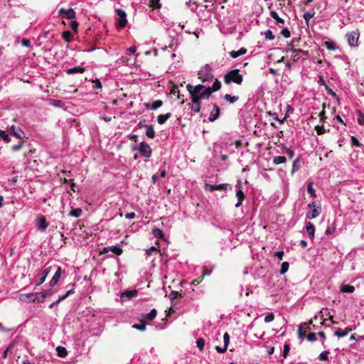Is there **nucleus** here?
<instances>
[{
  "mask_svg": "<svg viewBox=\"0 0 364 364\" xmlns=\"http://www.w3.org/2000/svg\"><path fill=\"white\" fill-rule=\"evenodd\" d=\"M356 113L358 115V123L360 125L364 126V113H363L360 110H358Z\"/></svg>",
  "mask_w": 364,
  "mask_h": 364,
  "instance_id": "obj_46",
  "label": "nucleus"
},
{
  "mask_svg": "<svg viewBox=\"0 0 364 364\" xmlns=\"http://www.w3.org/2000/svg\"><path fill=\"white\" fill-rule=\"evenodd\" d=\"M171 117V113L168 112L165 114H159L157 117V122L159 124H164L170 117Z\"/></svg>",
  "mask_w": 364,
  "mask_h": 364,
  "instance_id": "obj_24",
  "label": "nucleus"
},
{
  "mask_svg": "<svg viewBox=\"0 0 364 364\" xmlns=\"http://www.w3.org/2000/svg\"><path fill=\"white\" fill-rule=\"evenodd\" d=\"M281 34L285 38H289L291 36V33L287 28H283L281 31Z\"/></svg>",
  "mask_w": 364,
  "mask_h": 364,
  "instance_id": "obj_59",
  "label": "nucleus"
},
{
  "mask_svg": "<svg viewBox=\"0 0 364 364\" xmlns=\"http://www.w3.org/2000/svg\"><path fill=\"white\" fill-rule=\"evenodd\" d=\"M287 162V158L283 156H277L272 159V163L274 165H279Z\"/></svg>",
  "mask_w": 364,
  "mask_h": 364,
  "instance_id": "obj_30",
  "label": "nucleus"
},
{
  "mask_svg": "<svg viewBox=\"0 0 364 364\" xmlns=\"http://www.w3.org/2000/svg\"><path fill=\"white\" fill-rule=\"evenodd\" d=\"M240 186H241V182L238 181L236 185V188H237L236 197L237 198V203L235 204L236 208H239L242 205V201L245 199V194H244L243 191L241 190Z\"/></svg>",
  "mask_w": 364,
  "mask_h": 364,
  "instance_id": "obj_14",
  "label": "nucleus"
},
{
  "mask_svg": "<svg viewBox=\"0 0 364 364\" xmlns=\"http://www.w3.org/2000/svg\"><path fill=\"white\" fill-rule=\"evenodd\" d=\"M59 14L61 17L68 20H72L75 18V11L73 9H61L59 11Z\"/></svg>",
  "mask_w": 364,
  "mask_h": 364,
  "instance_id": "obj_11",
  "label": "nucleus"
},
{
  "mask_svg": "<svg viewBox=\"0 0 364 364\" xmlns=\"http://www.w3.org/2000/svg\"><path fill=\"white\" fill-rule=\"evenodd\" d=\"M224 99L230 104H233L237 102L239 99L237 96H232L230 94H226L224 96Z\"/></svg>",
  "mask_w": 364,
  "mask_h": 364,
  "instance_id": "obj_39",
  "label": "nucleus"
},
{
  "mask_svg": "<svg viewBox=\"0 0 364 364\" xmlns=\"http://www.w3.org/2000/svg\"><path fill=\"white\" fill-rule=\"evenodd\" d=\"M191 110L195 113H198L200 110V103L193 104Z\"/></svg>",
  "mask_w": 364,
  "mask_h": 364,
  "instance_id": "obj_56",
  "label": "nucleus"
},
{
  "mask_svg": "<svg viewBox=\"0 0 364 364\" xmlns=\"http://www.w3.org/2000/svg\"><path fill=\"white\" fill-rule=\"evenodd\" d=\"M351 331L352 329L350 328H346L343 331L338 329L334 332V335L338 338H341L347 336Z\"/></svg>",
  "mask_w": 364,
  "mask_h": 364,
  "instance_id": "obj_25",
  "label": "nucleus"
},
{
  "mask_svg": "<svg viewBox=\"0 0 364 364\" xmlns=\"http://www.w3.org/2000/svg\"><path fill=\"white\" fill-rule=\"evenodd\" d=\"M61 274H62L61 267L57 266L56 267V271H55L54 275L53 276V277H52V279H51V280L50 282V286L51 287H55V285L58 284V283L59 282L60 279L61 277Z\"/></svg>",
  "mask_w": 364,
  "mask_h": 364,
  "instance_id": "obj_15",
  "label": "nucleus"
},
{
  "mask_svg": "<svg viewBox=\"0 0 364 364\" xmlns=\"http://www.w3.org/2000/svg\"><path fill=\"white\" fill-rule=\"evenodd\" d=\"M346 38L348 45L351 48H358V46H359L358 40L360 38V31L358 29H356L351 32L347 33L346 34Z\"/></svg>",
  "mask_w": 364,
  "mask_h": 364,
  "instance_id": "obj_6",
  "label": "nucleus"
},
{
  "mask_svg": "<svg viewBox=\"0 0 364 364\" xmlns=\"http://www.w3.org/2000/svg\"><path fill=\"white\" fill-rule=\"evenodd\" d=\"M109 252H112L115 255H122L123 251L120 247H119L117 245H113V246L105 247L102 249L101 253L106 254V253H108Z\"/></svg>",
  "mask_w": 364,
  "mask_h": 364,
  "instance_id": "obj_13",
  "label": "nucleus"
},
{
  "mask_svg": "<svg viewBox=\"0 0 364 364\" xmlns=\"http://www.w3.org/2000/svg\"><path fill=\"white\" fill-rule=\"evenodd\" d=\"M163 105V102L160 100L154 101L150 105L146 104V107L147 109H150L151 110H156L158 108L161 107Z\"/></svg>",
  "mask_w": 364,
  "mask_h": 364,
  "instance_id": "obj_21",
  "label": "nucleus"
},
{
  "mask_svg": "<svg viewBox=\"0 0 364 364\" xmlns=\"http://www.w3.org/2000/svg\"><path fill=\"white\" fill-rule=\"evenodd\" d=\"M133 328L143 331H144L146 329V323L144 321V319H141V323H139V324H134L133 325Z\"/></svg>",
  "mask_w": 364,
  "mask_h": 364,
  "instance_id": "obj_48",
  "label": "nucleus"
},
{
  "mask_svg": "<svg viewBox=\"0 0 364 364\" xmlns=\"http://www.w3.org/2000/svg\"><path fill=\"white\" fill-rule=\"evenodd\" d=\"M306 338L308 341H316L317 338H316V334L315 333H309L307 336H306Z\"/></svg>",
  "mask_w": 364,
  "mask_h": 364,
  "instance_id": "obj_58",
  "label": "nucleus"
},
{
  "mask_svg": "<svg viewBox=\"0 0 364 364\" xmlns=\"http://www.w3.org/2000/svg\"><path fill=\"white\" fill-rule=\"evenodd\" d=\"M36 226L38 230L44 232L48 227V223L46 217L43 215L38 217L36 220Z\"/></svg>",
  "mask_w": 364,
  "mask_h": 364,
  "instance_id": "obj_12",
  "label": "nucleus"
},
{
  "mask_svg": "<svg viewBox=\"0 0 364 364\" xmlns=\"http://www.w3.org/2000/svg\"><path fill=\"white\" fill-rule=\"evenodd\" d=\"M203 88H205V85L201 84L197 85L196 86H191L190 85H187V89L191 95L193 104L200 103V101L202 99L200 98L199 92L203 90Z\"/></svg>",
  "mask_w": 364,
  "mask_h": 364,
  "instance_id": "obj_4",
  "label": "nucleus"
},
{
  "mask_svg": "<svg viewBox=\"0 0 364 364\" xmlns=\"http://www.w3.org/2000/svg\"><path fill=\"white\" fill-rule=\"evenodd\" d=\"M315 13L312 10L311 11L305 12L303 15V18H304L307 25H309V22L311 18L314 17Z\"/></svg>",
  "mask_w": 364,
  "mask_h": 364,
  "instance_id": "obj_41",
  "label": "nucleus"
},
{
  "mask_svg": "<svg viewBox=\"0 0 364 364\" xmlns=\"http://www.w3.org/2000/svg\"><path fill=\"white\" fill-rule=\"evenodd\" d=\"M323 46L329 50H336L337 49L336 44L333 41H325Z\"/></svg>",
  "mask_w": 364,
  "mask_h": 364,
  "instance_id": "obj_37",
  "label": "nucleus"
},
{
  "mask_svg": "<svg viewBox=\"0 0 364 364\" xmlns=\"http://www.w3.org/2000/svg\"><path fill=\"white\" fill-rule=\"evenodd\" d=\"M301 168V160L299 157H297L294 160L292 164L291 174L299 171Z\"/></svg>",
  "mask_w": 364,
  "mask_h": 364,
  "instance_id": "obj_27",
  "label": "nucleus"
},
{
  "mask_svg": "<svg viewBox=\"0 0 364 364\" xmlns=\"http://www.w3.org/2000/svg\"><path fill=\"white\" fill-rule=\"evenodd\" d=\"M264 34L266 39H268V40H274L275 38L274 35L273 34V33L271 30H267L264 33Z\"/></svg>",
  "mask_w": 364,
  "mask_h": 364,
  "instance_id": "obj_53",
  "label": "nucleus"
},
{
  "mask_svg": "<svg viewBox=\"0 0 364 364\" xmlns=\"http://www.w3.org/2000/svg\"><path fill=\"white\" fill-rule=\"evenodd\" d=\"M70 215L75 218H79L82 215V210L80 208L72 209Z\"/></svg>",
  "mask_w": 364,
  "mask_h": 364,
  "instance_id": "obj_47",
  "label": "nucleus"
},
{
  "mask_svg": "<svg viewBox=\"0 0 364 364\" xmlns=\"http://www.w3.org/2000/svg\"><path fill=\"white\" fill-rule=\"evenodd\" d=\"M85 68L82 66H76L71 68H68L65 70V72L68 75H73V74H77V73H83L85 72Z\"/></svg>",
  "mask_w": 364,
  "mask_h": 364,
  "instance_id": "obj_18",
  "label": "nucleus"
},
{
  "mask_svg": "<svg viewBox=\"0 0 364 364\" xmlns=\"http://www.w3.org/2000/svg\"><path fill=\"white\" fill-rule=\"evenodd\" d=\"M290 351V346L289 344L285 343L283 347L282 356L284 358H287Z\"/></svg>",
  "mask_w": 364,
  "mask_h": 364,
  "instance_id": "obj_50",
  "label": "nucleus"
},
{
  "mask_svg": "<svg viewBox=\"0 0 364 364\" xmlns=\"http://www.w3.org/2000/svg\"><path fill=\"white\" fill-rule=\"evenodd\" d=\"M290 52L293 53L291 57L294 61H298L300 59L299 53H305L302 50L296 48H291Z\"/></svg>",
  "mask_w": 364,
  "mask_h": 364,
  "instance_id": "obj_28",
  "label": "nucleus"
},
{
  "mask_svg": "<svg viewBox=\"0 0 364 364\" xmlns=\"http://www.w3.org/2000/svg\"><path fill=\"white\" fill-rule=\"evenodd\" d=\"M62 37L68 43L72 41L73 39V36L71 32L69 31H63L62 33Z\"/></svg>",
  "mask_w": 364,
  "mask_h": 364,
  "instance_id": "obj_35",
  "label": "nucleus"
},
{
  "mask_svg": "<svg viewBox=\"0 0 364 364\" xmlns=\"http://www.w3.org/2000/svg\"><path fill=\"white\" fill-rule=\"evenodd\" d=\"M247 53V49L245 48H240L238 50L235 51V50H232L230 52V55L232 58H236L242 55H244Z\"/></svg>",
  "mask_w": 364,
  "mask_h": 364,
  "instance_id": "obj_23",
  "label": "nucleus"
},
{
  "mask_svg": "<svg viewBox=\"0 0 364 364\" xmlns=\"http://www.w3.org/2000/svg\"><path fill=\"white\" fill-rule=\"evenodd\" d=\"M284 256V252L283 251H278L274 252V257H277L279 261H282L283 259Z\"/></svg>",
  "mask_w": 364,
  "mask_h": 364,
  "instance_id": "obj_64",
  "label": "nucleus"
},
{
  "mask_svg": "<svg viewBox=\"0 0 364 364\" xmlns=\"http://www.w3.org/2000/svg\"><path fill=\"white\" fill-rule=\"evenodd\" d=\"M223 342L224 346L228 347L230 342V336L228 333H225L223 335Z\"/></svg>",
  "mask_w": 364,
  "mask_h": 364,
  "instance_id": "obj_60",
  "label": "nucleus"
},
{
  "mask_svg": "<svg viewBox=\"0 0 364 364\" xmlns=\"http://www.w3.org/2000/svg\"><path fill=\"white\" fill-rule=\"evenodd\" d=\"M50 104L55 107H63L65 103L62 100L51 99Z\"/></svg>",
  "mask_w": 364,
  "mask_h": 364,
  "instance_id": "obj_40",
  "label": "nucleus"
},
{
  "mask_svg": "<svg viewBox=\"0 0 364 364\" xmlns=\"http://www.w3.org/2000/svg\"><path fill=\"white\" fill-rule=\"evenodd\" d=\"M243 76L240 74L238 69H234L229 71L224 76L225 83L228 85L231 82H235L237 85H240L242 82Z\"/></svg>",
  "mask_w": 364,
  "mask_h": 364,
  "instance_id": "obj_2",
  "label": "nucleus"
},
{
  "mask_svg": "<svg viewBox=\"0 0 364 364\" xmlns=\"http://www.w3.org/2000/svg\"><path fill=\"white\" fill-rule=\"evenodd\" d=\"M51 269H52V267H48L42 271V272L41 273V274L39 276V278L38 279V280L36 282V286H40L45 282L46 277L50 272Z\"/></svg>",
  "mask_w": 364,
  "mask_h": 364,
  "instance_id": "obj_16",
  "label": "nucleus"
},
{
  "mask_svg": "<svg viewBox=\"0 0 364 364\" xmlns=\"http://www.w3.org/2000/svg\"><path fill=\"white\" fill-rule=\"evenodd\" d=\"M115 11L117 15L116 18L117 26L120 28H124L127 23V14L121 9H116Z\"/></svg>",
  "mask_w": 364,
  "mask_h": 364,
  "instance_id": "obj_8",
  "label": "nucleus"
},
{
  "mask_svg": "<svg viewBox=\"0 0 364 364\" xmlns=\"http://www.w3.org/2000/svg\"><path fill=\"white\" fill-rule=\"evenodd\" d=\"M220 88V81H219L218 79H215L212 86H209L207 87L205 86V88L200 91V98H201L202 100L208 99L213 92L219 90Z\"/></svg>",
  "mask_w": 364,
  "mask_h": 364,
  "instance_id": "obj_3",
  "label": "nucleus"
},
{
  "mask_svg": "<svg viewBox=\"0 0 364 364\" xmlns=\"http://www.w3.org/2000/svg\"><path fill=\"white\" fill-rule=\"evenodd\" d=\"M137 296V291L136 289L125 290L120 294V299L122 302L127 301Z\"/></svg>",
  "mask_w": 364,
  "mask_h": 364,
  "instance_id": "obj_10",
  "label": "nucleus"
},
{
  "mask_svg": "<svg viewBox=\"0 0 364 364\" xmlns=\"http://www.w3.org/2000/svg\"><path fill=\"white\" fill-rule=\"evenodd\" d=\"M68 26L73 31H75V33L77 32V28H78V23L77 21L74 20V19H72V20H70V22H69V24H68Z\"/></svg>",
  "mask_w": 364,
  "mask_h": 364,
  "instance_id": "obj_44",
  "label": "nucleus"
},
{
  "mask_svg": "<svg viewBox=\"0 0 364 364\" xmlns=\"http://www.w3.org/2000/svg\"><path fill=\"white\" fill-rule=\"evenodd\" d=\"M315 130L318 135H321L326 132V129H324L323 126L317 125L315 127Z\"/></svg>",
  "mask_w": 364,
  "mask_h": 364,
  "instance_id": "obj_55",
  "label": "nucleus"
},
{
  "mask_svg": "<svg viewBox=\"0 0 364 364\" xmlns=\"http://www.w3.org/2000/svg\"><path fill=\"white\" fill-rule=\"evenodd\" d=\"M26 296L29 298L30 301L33 303H42L46 299L43 292L29 293Z\"/></svg>",
  "mask_w": 364,
  "mask_h": 364,
  "instance_id": "obj_9",
  "label": "nucleus"
},
{
  "mask_svg": "<svg viewBox=\"0 0 364 364\" xmlns=\"http://www.w3.org/2000/svg\"><path fill=\"white\" fill-rule=\"evenodd\" d=\"M129 54L127 53L126 55L122 56V58L119 59L120 62L122 63L128 64L129 61Z\"/></svg>",
  "mask_w": 364,
  "mask_h": 364,
  "instance_id": "obj_61",
  "label": "nucleus"
},
{
  "mask_svg": "<svg viewBox=\"0 0 364 364\" xmlns=\"http://www.w3.org/2000/svg\"><path fill=\"white\" fill-rule=\"evenodd\" d=\"M205 190L209 191L210 192H213V191H216L215 185H211V184H208V183L205 184Z\"/></svg>",
  "mask_w": 364,
  "mask_h": 364,
  "instance_id": "obj_62",
  "label": "nucleus"
},
{
  "mask_svg": "<svg viewBox=\"0 0 364 364\" xmlns=\"http://www.w3.org/2000/svg\"><path fill=\"white\" fill-rule=\"evenodd\" d=\"M270 16H272V18H273L277 23L278 24H284V20L282 18H280L278 15V14L275 11H272L271 13H270Z\"/></svg>",
  "mask_w": 364,
  "mask_h": 364,
  "instance_id": "obj_31",
  "label": "nucleus"
},
{
  "mask_svg": "<svg viewBox=\"0 0 364 364\" xmlns=\"http://www.w3.org/2000/svg\"><path fill=\"white\" fill-rule=\"evenodd\" d=\"M57 355L60 358H64L67 355V350L65 347L58 346L56 348Z\"/></svg>",
  "mask_w": 364,
  "mask_h": 364,
  "instance_id": "obj_33",
  "label": "nucleus"
},
{
  "mask_svg": "<svg viewBox=\"0 0 364 364\" xmlns=\"http://www.w3.org/2000/svg\"><path fill=\"white\" fill-rule=\"evenodd\" d=\"M216 191H227L231 189V186L229 183H221L215 185Z\"/></svg>",
  "mask_w": 364,
  "mask_h": 364,
  "instance_id": "obj_42",
  "label": "nucleus"
},
{
  "mask_svg": "<svg viewBox=\"0 0 364 364\" xmlns=\"http://www.w3.org/2000/svg\"><path fill=\"white\" fill-rule=\"evenodd\" d=\"M156 314H157L156 310L155 309H152L149 313L143 314L142 317H143L144 320L146 319L149 321H152L154 318H155V317L156 316Z\"/></svg>",
  "mask_w": 364,
  "mask_h": 364,
  "instance_id": "obj_26",
  "label": "nucleus"
},
{
  "mask_svg": "<svg viewBox=\"0 0 364 364\" xmlns=\"http://www.w3.org/2000/svg\"><path fill=\"white\" fill-rule=\"evenodd\" d=\"M314 183L312 181H309L307 183V192L310 194V196L313 198L316 197V191L314 188Z\"/></svg>",
  "mask_w": 364,
  "mask_h": 364,
  "instance_id": "obj_34",
  "label": "nucleus"
},
{
  "mask_svg": "<svg viewBox=\"0 0 364 364\" xmlns=\"http://www.w3.org/2000/svg\"><path fill=\"white\" fill-rule=\"evenodd\" d=\"M159 1L160 0H149L150 6L159 9L161 7Z\"/></svg>",
  "mask_w": 364,
  "mask_h": 364,
  "instance_id": "obj_57",
  "label": "nucleus"
},
{
  "mask_svg": "<svg viewBox=\"0 0 364 364\" xmlns=\"http://www.w3.org/2000/svg\"><path fill=\"white\" fill-rule=\"evenodd\" d=\"M23 141H19L17 144L11 146V150L14 152L19 151L23 146Z\"/></svg>",
  "mask_w": 364,
  "mask_h": 364,
  "instance_id": "obj_54",
  "label": "nucleus"
},
{
  "mask_svg": "<svg viewBox=\"0 0 364 364\" xmlns=\"http://www.w3.org/2000/svg\"><path fill=\"white\" fill-rule=\"evenodd\" d=\"M283 153L286 154L289 159H291L294 156V151L285 146H282Z\"/></svg>",
  "mask_w": 364,
  "mask_h": 364,
  "instance_id": "obj_36",
  "label": "nucleus"
},
{
  "mask_svg": "<svg viewBox=\"0 0 364 364\" xmlns=\"http://www.w3.org/2000/svg\"><path fill=\"white\" fill-rule=\"evenodd\" d=\"M274 319V314L272 312H268L264 317V322L269 323Z\"/></svg>",
  "mask_w": 364,
  "mask_h": 364,
  "instance_id": "obj_52",
  "label": "nucleus"
},
{
  "mask_svg": "<svg viewBox=\"0 0 364 364\" xmlns=\"http://www.w3.org/2000/svg\"><path fill=\"white\" fill-rule=\"evenodd\" d=\"M309 211L306 213V218L312 220L318 217L321 213V206L317 205L315 201L308 205Z\"/></svg>",
  "mask_w": 364,
  "mask_h": 364,
  "instance_id": "obj_7",
  "label": "nucleus"
},
{
  "mask_svg": "<svg viewBox=\"0 0 364 364\" xmlns=\"http://www.w3.org/2000/svg\"><path fill=\"white\" fill-rule=\"evenodd\" d=\"M132 150H138L140 155L144 158L149 159L151 156L152 149L151 146L145 141H142L139 144V146H133Z\"/></svg>",
  "mask_w": 364,
  "mask_h": 364,
  "instance_id": "obj_5",
  "label": "nucleus"
},
{
  "mask_svg": "<svg viewBox=\"0 0 364 364\" xmlns=\"http://www.w3.org/2000/svg\"><path fill=\"white\" fill-rule=\"evenodd\" d=\"M144 127L146 128V136L149 139H154L156 134L153 125H144Z\"/></svg>",
  "mask_w": 364,
  "mask_h": 364,
  "instance_id": "obj_22",
  "label": "nucleus"
},
{
  "mask_svg": "<svg viewBox=\"0 0 364 364\" xmlns=\"http://www.w3.org/2000/svg\"><path fill=\"white\" fill-rule=\"evenodd\" d=\"M289 264L287 262H284L281 265L279 270L280 274H284L289 269Z\"/></svg>",
  "mask_w": 364,
  "mask_h": 364,
  "instance_id": "obj_49",
  "label": "nucleus"
},
{
  "mask_svg": "<svg viewBox=\"0 0 364 364\" xmlns=\"http://www.w3.org/2000/svg\"><path fill=\"white\" fill-rule=\"evenodd\" d=\"M220 107L218 105H214L213 109L209 114L208 120L210 122H214L215 120H216L220 116Z\"/></svg>",
  "mask_w": 364,
  "mask_h": 364,
  "instance_id": "obj_17",
  "label": "nucleus"
},
{
  "mask_svg": "<svg viewBox=\"0 0 364 364\" xmlns=\"http://www.w3.org/2000/svg\"><path fill=\"white\" fill-rule=\"evenodd\" d=\"M342 293H353L355 291V287L350 284H343L340 289Z\"/></svg>",
  "mask_w": 364,
  "mask_h": 364,
  "instance_id": "obj_29",
  "label": "nucleus"
},
{
  "mask_svg": "<svg viewBox=\"0 0 364 364\" xmlns=\"http://www.w3.org/2000/svg\"><path fill=\"white\" fill-rule=\"evenodd\" d=\"M0 138H1L6 143L11 141L9 135L2 129H0Z\"/></svg>",
  "mask_w": 364,
  "mask_h": 364,
  "instance_id": "obj_43",
  "label": "nucleus"
},
{
  "mask_svg": "<svg viewBox=\"0 0 364 364\" xmlns=\"http://www.w3.org/2000/svg\"><path fill=\"white\" fill-rule=\"evenodd\" d=\"M350 141L352 144L356 147L360 148L363 146L362 144H360L358 139L354 136H350Z\"/></svg>",
  "mask_w": 364,
  "mask_h": 364,
  "instance_id": "obj_51",
  "label": "nucleus"
},
{
  "mask_svg": "<svg viewBox=\"0 0 364 364\" xmlns=\"http://www.w3.org/2000/svg\"><path fill=\"white\" fill-rule=\"evenodd\" d=\"M329 354H330V351L328 350H323V352H321L319 354L318 358L321 361H327V360H328V355Z\"/></svg>",
  "mask_w": 364,
  "mask_h": 364,
  "instance_id": "obj_38",
  "label": "nucleus"
},
{
  "mask_svg": "<svg viewBox=\"0 0 364 364\" xmlns=\"http://www.w3.org/2000/svg\"><path fill=\"white\" fill-rule=\"evenodd\" d=\"M205 341L203 338H199L196 341V346L200 350V351L203 350L205 347Z\"/></svg>",
  "mask_w": 364,
  "mask_h": 364,
  "instance_id": "obj_45",
  "label": "nucleus"
},
{
  "mask_svg": "<svg viewBox=\"0 0 364 364\" xmlns=\"http://www.w3.org/2000/svg\"><path fill=\"white\" fill-rule=\"evenodd\" d=\"M152 234L157 239H163L164 236L162 230L156 228L152 230Z\"/></svg>",
  "mask_w": 364,
  "mask_h": 364,
  "instance_id": "obj_32",
  "label": "nucleus"
},
{
  "mask_svg": "<svg viewBox=\"0 0 364 364\" xmlns=\"http://www.w3.org/2000/svg\"><path fill=\"white\" fill-rule=\"evenodd\" d=\"M9 132L17 139H21L23 138V136L21 134V130L20 129L17 130L14 125L10 127Z\"/></svg>",
  "mask_w": 364,
  "mask_h": 364,
  "instance_id": "obj_20",
  "label": "nucleus"
},
{
  "mask_svg": "<svg viewBox=\"0 0 364 364\" xmlns=\"http://www.w3.org/2000/svg\"><path fill=\"white\" fill-rule=\"evenodd\" d=\"M335 230H336V225L334 223H333L331 227H329L326 229V234L331 235L335 231Z\"/></svg>",
  "mask_w": 364,
  "mask_h": 364,
  "instance_id": "obj_63",
  "label": "nucleus"
},
{
  "mask_svg": "<svg viewBox=\"0 0 364 364\" xmlns=\"http://www.w3.org/2000/svg\"><path fill=\"white\" fill-rule=\"evenodd\" d=\"M306 230L309 235V237L311 239H313L314 237V233H315V226L313 223L309 222L306 224Z\"/></svg>",
  "mask_w": 364,
  "mask_h": 364,
  "instance_id": "obj_19",
  "label": "nucleus"
},
{
  "mask_svg": "<svg viewBox=\"0 0 364 364\" xmlns=\"http://www.w3.org/2000/svg\"><path fill=\"white\" fill-rule=\"evenodd\" d=\"M198 77L203 83L213 81L214 80V74L212 67L208 64L202 66L198 70Z\"/></svg>",
  "mask_w": 364,
  "mask_h": 364,
  "instance_id": "obj_1",
  "label": "nucleus"
}]
</instances>
